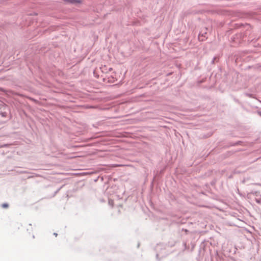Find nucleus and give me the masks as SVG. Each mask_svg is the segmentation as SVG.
<instances>
[{
	"label": "nucleus",
	"mask_w": 261,
	"mask_h": 261,
	"mask_svg": "<svg viewBox=\"0 0 261 261\" xmlns=\"http://www.w3.org/2000/svg\"><path fill=\"white\" fill-rule=\"evenodd\" d=\"M207 33L206 32H203L202 31H201L198 36V39L200 41H203L205 38H207Z\"/></svg>",
	"instance_id": "f257e3e1"
},
{
	"label": "nucleus",
	"mask_w": 261,
	"mask_h": 261,
	"mask_svg": "<svg viewBox=\"0 0 261 261\" xmlns=\"http://www.w3.org/2000/svg\"><path fill=\"white\" fill-rule=\"evenodd\" d=\"M64 1L65 2L72 4H80L81 3V0H64Z\"/></svg>",
	"instance_id": "f03ea898"
},
{
	"label": "nucleus",
	"mask_w": 261,
	"mask_h": 261,
	"mask_svg": "<svg viewBox=\"0 0 261 261\" xmlns=\"http://www.w3.org/2000/svg\"><path fill=\"white\" fill-rule=\"evenodd\" d=\"M2 206L3 208H7V207H8V206H9V204H8V203H3V204L2 205Z\"/></svg>",
	"instance_id": "7ed1b4c3"
},
{
	"label": "nucleus",
	"mask_w": 261,
	"mask_h": 261,
	"mask_svg": "<svg viewBox=\"0 0 261 261\" xmlns=\"http://www.w3.org/2000/svg\"><path fill=\"white\" fill-rule=\"evenodd\" d=\"M109 205H111L112 206H113V201L112 200H109Z\"/></svg>",
	"instance_id": "20e7f679"
},
{
	"label": "nucleus",
	"mask_w": 261,
	"mask_h": 261,
	"mask_svg": "<svg viewBox=\"0 0 261 261\" xmlns=\"http://www.w3.org/2000/svg\"><path fill=\"white\" fill-rule=\"evenodd\" d=\"M217 59L216 57H215L213 58V60L212 61V63L214 64L215 62V60Z\"/></svg>",
	"instance_id": "39448f33"
},
{
	"label": "nucleus",
	"mask_w": 261,
	"mask_h": 261,
	"mask_svg": "<svg viewBox=\"0 0 261 261\" xmlns=\"http://www.w3.org/2000/svg\"><path fill=\"white\" fill-rule=\"evenodd\" d=\"M246 95H247L248 96H249V97H251V96H252V94H246Z\"/></svg>",
	"instance_id": "423d86ee"
},
{
	"label": "nucleus",
	"mask_w": 261,
	"mask_h": 261,
	"mask_svg": "<svg viewBox=\"0 0 261 261\" xmlns=\"http://www.w3.org/2000/svg\"><path fill=\"white\" fill-rule=\"evenodd\" d=\"M258 114L261 116V111L257 112Z\"/></svg>",
	"instance_id": "0eeeda50"
},
{
	"label": "nucleus",
	"mask_w": 261,
	"mask_h": 261,
	"mask_svg": "<svg viewBox=\"0 0 261 261\" xmlns=\"http://www.w3.org/2000/svg\"><path fill=\"white\" fill-rule=\"evenodd\" d=\"M159 255H160V254H159V253H157V254H156V258H158V257H159Z\"/></svg>",
	"instance_id": "6e6552de"
},
{
	"label": "nucleus",
	"mask_w": 261,
	"mask_h": 261,
	"mask_svg": "<svg viewBox=\"0 0 261 261\" xmlns=\"http://www.w3.org/2000/svg\"><path fill=\"white\" fill-rule=\"evenodd\" d=\"M4 146H6V145H0V148L3 147H4Z\"/></svg>",
	"instance_id": "1a4fd4ad"
},
{
	"label": "nucleus",
	"mask_w": 261,
	"mask_h": 261,
	"mask_svg": "<svg viewBox=\"0 0 261 261\" xmlns=\"http://www.w3.org/2000/svg\"><path fill=\"white\" fill-rule=\"evenodd\" d=\"M54 235H55L56 237L57 236L58 234L56 232L54 233Z\"/></svg>",
	"instance_id": "9d476101"
}]
</instances>
